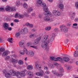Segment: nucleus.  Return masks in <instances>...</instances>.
I'll list each match as a JSON object with an SVG mask.
<instances>
[{
  "mask_svg": "<svg viewBox=\"0 0 78 78\" xmlns=\"http://www.w3.org/2000/svg\"><path fill=\"white\" fill-rule=\"evenodd\" d=\"M56 35V33H53L52 34L51 36L48 37V35H45L42 38L41 41L42 43L41 44V47L42 48L45 49L47 51L49 50V48H48V45L50 42H53L54 38L53 37Z\"/></svg>",
  "mask_w": 78,
  "mask_h": 78,
  "instance_id": "f257e3e1",
  "label": "nucleus"
},
{
  "mask_svg": "<svg viewBox=\"0 0 78 78\" xmlns=\"http://www.w3.org/2000/svg\"><path fill=\"white\" fill-rule=\"evenodd\" d=\"M12 76H16L18 78H21V77H25L26 75L25 72L23 71L19 72L18 71H15L13 69H11L9 71Z\"/></svg>",
  "mask_w": 78,
  "mask_h": 78,
  "instance_id": "f03ea898",
  "label": "nucleus"
},
{
  "mask_svg": "<svg viewBox=\"0 0 78 78\" xmlns=\"http://www.w3.org/2000/svg\"><path fill=\"white\" fill-rule=\"evenodd\" d=\"M71 57H69V58L68 57H63L62 58L61 57H50V59L51 61H60V62L62 64H63L64 61L65 62H68L70 60V59Z\"/></svg>",
  "mask_w": 78,
  "mask_h": 78,
  "instance_id": "7ed1b4c3",
  "label": "nucleus"
},
{
  "mask_svg": "<svg viewBox=\"0 0 78 78\" xmlns=\"http://www.w3.org/2000/svg\"><path fill=\"white\" fill-rule=\"evenodd\" d=\"M63 72H64V69H63V68L62 67H61L60 68V70L57 71L56 70H52V73L53 75H55L58 77H59L60 76H62L63 74H62V73H63Z\"/></svg>",
  "mask_w": 78,
  "mask_h": 78,
  "instance_id": "20e7f679",
  "label": "nucleus"
},
{
  "mask_svg": "<svg viewBox=\"0 0 78 78\" xmlns=\"http://www.w3.org/2000/svg\"><path fill=\"white\" fill-rule=\"evenodd\" d=\"M9 70L8 69H4L2 71L3 74H5V77L7 78H10L11 77V74L8 73Z\"/></svg>",
  "mask_w": 78,
  "mask_h": 78,
  "instance_id": "39448f33",
  "label": "nucleus"
},
{
  "mask_svg": "<svg viewBox=\"0 0 78 78\" xmlns=\"http://www.w3.org/2000/svg\"><path fill=\"white\" fill-rule=\"evenodd\" d=\"M43 10L44 11V14L45 16H51V12L48 11V8L47 6L43 7Z\"/></svg>",
  "mask_w": 78,
  "mask_h": 78,
  "instance_id": "423d86ee",
  "label": "nucleus"
},
{
  "mask_svg": "<svg viewBox=\"0 0 78 78\" xmlns=\"http://www.w3.org/2000/svg\"><path fill=\"white\" fill-rule=\"evenodd\" d=\"M60 28L61 31L62 32H65L67 33L68 31V29L67 27H66V26L64 25H62L59 26Z\"/></svg>",
  "mask_w": 78,
  "mask_h": 78,
  "instance_id": "0eeeda50",
  "label": "nucleus"
},
{
  "mask_svg": "<svg viewBox=\"0 0 78 78\" xmlns=\"http://www.w3.org/2000/svg\"><path fill=\"white\" fill-rule=\"evenodd\" d=\"M52 14L55 16H59L61 14V12L59 11L56 10H54L52 11Z\"/></svg>",
  "mask_w": 78,
  "mask_h": 78,
  "instance_id": "6e6552de",
  "label": "nucleus"
},
{
  "mask_svg": "<svg viewBox=\"0 0 78 78\" xmlns=\"http://www.w3.org/2000/svg\"><path fill=\"white\" fill-rule=\"evenodd\" d=\"M25 52L26 53V55H29V53H28V51L27 49V48H25L23 50H21L20 51V53L21 55H23L25 54Z\"/></svg>",
  "mask_w": 78,
  "mask_h": 78,
  "instance_id": "1a4fd4ad",
  "label": "nucleus"
},
{
  "mask_svg": "<svg viewBox=\"0 0 78 78\" xmlns=\"http://www.w3.org/2000/svg\"><path fill=\"white\" fill-rule=\"evenodd\" d=\"M43 20H44V21H45L46 22H48V21L52 22L53 21V20H51L50 17L49 16H44L43 18Z\"/></svg>",
  "mask_w": 78,
  "mask_h": 78,
  "instance_id": "9d476101",
  "label": "nucleus"
},
{
  "mask_svg": "<svg viewBox=\"0 0 78 78\" xmlns=\"http://www.w3.org/2000/svg\"><path fill=\"white\" fill-rule=\"evenodd\" d=\"M10 61L13 64H17L18 62V59L16 58L14 59L12 58L10 59Z\"/></svg>",
  "mask_w": 78,
  "mask_h": 78,
  "instance_id": "9b49d317",
  "label": "nucleus"
},
{
  "mask_svg": "<svg viewBox=\"0 0 78 78\" xmlns=\"http://www.w3.org/2000/svg\"><path fill=\"white\" fill-rule=\"evenodd\" d=\"M44 71L42 70H41L40 72H37L36 73V75L39 76H42L43 74H44Z\"/></svg>",
  "mask_w": 78,
  "mask_h": 78,
  "instance_id": "f8f14e48",
  "label": "nucleus"
},
{
  "mask_svg": "<svg viewBox=\"0 0 78 78\" xmlns=\"http://www.w3.org/2000/svg\"><path fill=\"white\" fill-rule=\"evenodd\" d=\"M41 38L40 37H39L37 38L36 39L34 40V45H37L38 44L40 41H41Z\"/></svg>",
  "mask_w": 78,
  "mask_h": 78,
  "instance_id": "ddd939ff",
  "label": "nucleus"
},
{
  "mask_svg": "<svg viewBox=\"0 0 78 78\" xmlns=\"http://www.w3.org/2000/svg\"><path fill=\"white\" fill-rule=\"evenodd\" d=\"M35 67L37 69L41 68V65L39 64L38 62H37L35 63Z\"/></svg>",
  "mask_w": 78,
  "mask_h": 78,
  "instance_id": "4468645a",
  "label": "nucleus"
},
{
  "mask_svg": "<svg viewBox=\"0 0 78 78\" xmlns=\"http://www.w3.org/2000/svg\"><path fill=\"white\" fill-rule=\"evenodd\" d=\"M21 31L22 33H24L25 34H27L28 32V30L27 28H25L22 29Z\"/></svg>",
  "mask_w": 78,
  "mask_h": 78,
  "instance_id": "2eb2a0df",
  "label": "nucleus"
},
{
  "mask_svg": "<svg viewBox=\"0 0 78 78\" xmlns=\"http://www.w3.org/2000/svg\"><path fill=\"white\" fill-rule=\"evenodd\" d=\"M26 75H28V76H33L34 75V74L33 72L30 71H28L26 72Z\"/></svg>",
  "mask_w": 78,
  "mask_h": 78,
  "instance_id": "dca6fc26",
  "label": "nucleus"
},
{
  "mask_svg": "<svg viewBox=\"0 0 78 78\" xmlns=\"http://www.w3.org/2000/svg\"><path fill=\"white\" fill-rule=\"evenodd\" d=\"M25 43V41L23 40H21L19 44L20 47H23L24 46V43Z\"/></svg>",
  "mask_w": 78,
  "mask_h": 78,
  "instance_id": "f3484780",
  "label": "nucleus"
},
{
  "mask_svg": "<svg viewBox=\"0 0 78 78\" xmlns=\"http://www.w3.org/2000/svg\"><path fill=\"white\" fill-rule=\"evenodd\" d=\"M10 51H6L3 52L2 54V56H6L7 55H8V54H9Z\"/></svg>",
  "mask_w": 78,
  "mask_h": 78,
  "instance_id": "a211bd4d",
  "label": "nucleus"
},
{
  "mask_svg": "<svg viewBox=\"0 0 78 78\" xmlns=\"http://www.w3.org/2000/svg\"><path fill=\"white\" fill-rule=\"evenodd\" d=\"M33 10V8L31 7L28 8L27 10V12L28 13H31L32 11Z\"/></svg>",
  "mask_w": 78,
  "mask_h": 78,
  "instance_id": "6ab92c4d",
  "label": "nucleus"
},
{
  "mask_svg": "<svg viewBox=\"0 0 78 78\" xmlns=\"http://www.w3.org/2000/svg\"><path fill=\"white\" fill-rule=\"evenodd\" d=\"M15 5L17 7H19L21 5L20 2L19 1H17L15 3Z\"/></svg>",
  "mask_w": 78,
  "mask_h": 78,
  "instance_id": "aec40b11",
  "label": "nucleus"
},
{
  "mask_svg": "<svg viewBox=\"0 0 78 78\" xmlns=\"http://www.w3.org/2000/svg\"><path fill=\"white\" fill-rule=\"evenodd\" d=\"M64 7V5L62 4H60L58 5V8L60 9H61V10H63Z\"/></svg>",
  "mask_w": 78,
  "mask_h": 78,
  "instance_id": "412c9836",
  "label": "nucleus"
},
{
  "mask_svg": "<svg viewBox=\"0 0 78 78\" xmlns=\"http://www.w3.org/2000/svg\"><path fill=\"white\" fill-rule=\"evenodd\" d=\"M8 24L6 23H4L3 24V27L4 29L8 30Z\"/></svg>",
  "mask_w": 78,
  "mask_h": 78,
  "instance_id": "4be33fe9",
  "label": "nucleus"
},
{
  "mask_svg": "<svg viewBox=\"0 0 78 78\" xmlns=\"http://www.w3.org/2000/svg\"><path fill=\"white\" fill-rule=\"evenodd\" d=\"M5 11L10 12L11 11V6H7L6 7V8H5Z\"/></svg>",
  "mask_w": 78,
  "mask_h": 78,
  "instance_id": "5701e85b",
  "label": "nucleus"
},
{
  "mask_svg": "<svg viewBox=\"0 0 78 78\" xmlns=\"http://www.w3.org/2000/svg\"><path fill=\"white\" fill-rule=\"evenodd\" d=\"M28 53L30 56H34V52L33 51H30L28 52Z\"/></svg>",
  "mask_w": 78,
  "mask_h": 78,
  "instance_id": "b1692460",
  "label": "nucleus"
},
{
  "mask_svg": "<svg viewBox=\"0 0 78 78\" xmlns=\"http://www.w3.org/2000/svg\"><path fill=\"white\" fill-rule=\"evenodd\" d=\"M23 5V8H25V9H27L28 8V5L26 2L24 3Z\"/></svg>",
  "mask_w": 78,
  "mask_h": 78,
  "instance_id": "393cba45",
  "label": "nucleus"
},
{
  "mask_svg": "<svg viewBox=\"0 0 78 78\" xmlns=\"http://www.w3.org/2000/svg\"><path fill=\"white\" fill-rule=\"evenodd\" d=\"M42 3V0H37L36 6H38L37 4L40 5L41 3Z\"/></svg>",
  "mask_w": 78,
  "mask_h": 78,
  "instance_id": "a878e982",
  "label": "nucleus"
},
{
  "mask_svg": "<svg viewBox=\"0 0 78 78\" xmlns=\"http://www.w3.org/2000/svg\"><path fill=\"white\" fill-rule=\"evenodd\" d=\"M16 11V7L13 6L10 7V11L13 12Z\"/></svg>",
  "mask_w": 78,
  "mask_h": 78,
  "instance_id": "bb28decb",
  "label": "nucleus"
},
{
  "mask_svg": "<svg viewBox=\"0 0 78 78\" xmlns=\"http://www.w3.org/2000/svg\"><path fill=\"white\" fill-rule=\"evenodd\" d=\"M49 68L50 69H54L55 68V66L54 65H53L51 64H49L48 65Z\"/></svg>",
  "mask_w": 78,
  "mask_h": 78,
  "instance_id": "cd10ccee",
  "label": "nucleus"
},
{
  "mask_svg": "<svg viewBox=\"0 0 78 78\" xmlns=\"http://www.w3.org/2000/svg\"><path fill=\"white\" fill-rule=\"evenodd\" d=\"M74 56L75 57H78V51H76L74 53Z\"/></svg>",
  "mask_w": 78,
  "mask_h": 78,
  "instance_id": "c85d7f7f",
  "label": "nucleus"
},
{
  "mask_svg": "<svg viewBox=\"0 0 78 78\" xmlns=\"http://www.w3.org/2000/svg\"><path fill=\"white\" fill-rule=\"evenodd\" d=\"M27 69L28 70L33 69V66L31 65H29L27 66Z\"/></svg>",
  "mask_w": 78,
  "mask_h": 78,
  "instance_id": "c756f323",
  "label": "nucleus"
},
{
  "mask_svg": "<svg viewBox=\"0 0 78 78\" xmlns=\"http://www.w3.org/2000/svg\"><path fill=\"white\" fill-rule=\"evenodd\" d=\"M19 16H18L19 19H22L24 17V15H23L19 13Z\"/></svg>",
  "mask_w": 78,
  "mask_h": 78,
  "instance_id": "7c9ffc66",
  "label": "nucleus"
},
{
  "mask_svg": "<svg viewBox=\"0 0 78 78\" xmlns=\"http://www.w3.org/2000/svg\"><path fill=\"white\" fill-rule=\"evenodd\" d=\"M18 64L19 65H23V62L22 60H20L18 61Z\"/></svg>",
  "mask_w": 78,
  "mask_h": 78,
  "instance_id": "2f4dec72",
  "label": "nucleus"
},
{
  "mask_svg": "<svg viewBox=\"0 0 78 78\" xmlns=\"http://www.w3.org/2000/svg\"><path fill=\"white\" fill-rule=\"evenodd\" d=\"M40 5L41 6H42V7H44V6H46V4L42 2V3L40 4Z\"/></svg>",
  "mask_w": 78,
  "mask_h": 78,
  "instance_id": "473e14b6",
  "label": "nucleus"
},
{
  "mask_svg": "<svg viewBox=\"0 0 78 78\" xmlns=\"http://www.w3.org/2000/svg\"><path fill=\"white\" fill-rule=\"evenodd\" d=\"M51 28V27L50 26L48 27L45 28V30L46 31H49Z\"/></svg>",
  "mask_w": 78,
  "mask_h": 78,
  "instance_id": "72a5a7b5",
  "label": "nucleus"
},
{
  "mask_svg": "<svg viewBox=\"0 0 78 78\" xmlns=\"http://www.w3.org/2000/svg\"><path fill=\"white\" fill-rule=\"evenodd\" d=\"M7 40L10 43H12V38H9Z\"/></svg>",
  "mask_w": 78,
  "mask_h": 78,
  "instance_id": "f704fd0d",
  "label": "nucleus"
},
{
  "mask_svg": "<svg viewBox=\"0 0 78 78\" xmlns=\"http://www.w3.org/2000/svg\"><path fill=\"white\" fill-rule=\"evenodd\" d=\"M20 34L19 32H16L15 34V36L16 37H18L20 36Z\"/></svg>",
  "mask_w": 78,
  "mask_h": 78,
  "instance_id": "c9c22d12",
  "label": "nucleus"
},
{
  "mask_svg": "<svg viewBox=\"0 0 78 78\" xmlns=\"http://www.w3.org/2000/svg\"><path fill=\"white\" fill-rule=\"evenodd\" d=\"M30 47H31V48H34L35 49H37L38 48L35 45H33V46L30 45Z\"/></svg>",
  "mask_w": 78,
  "mask_h": 78,
  "instance_id": "e433bc0d",
  "label": "nucleus"
},
{
  "mask_svg": "<svg viewBox=\"0 0 78 78\" xmlns=\"http://www.w3.org/2000/svg\"><path fill=\"white\" fill-rule=\"evenodd\" d=\"M3 20L5 21H8V18L7 16H5L3 18Z\"/></svg>",
  "mask_w": 78,
  "mask_h": 78,
  "instance_id": "4c0bfd02",
  "label": "nucleus"
},
{
  "mask_svg": "<svg viewBox=\"0 0 78 78\" xmlns=\"http://www.w3.org/2000/svg\"><path fill=\"white\" fill-rule=\"evenodd\" d=\"M19 13H16L15 16V18H19Z\"/></svg>",
  "mask_w": 78,
  "mask_h": 78,
  "instance_id": "58836bf2",
  "label": "nucleus"
},
{
  "mask_svg": "<svg viewBox=\"0 0 78 78\" xmlns=\"http://www.w3.org/2000/svg\"><path fill=\"white\" fill-rule=\"evenodd\" d=\"M10 58V56H7L5 58V60H6L7 61H8L9 59Z\"/></svg>",
  "mask_w": 78,
  "mask_h": 78,
  "instance_id": "ea45409f",
  "label": "nucleus"
},
{
  "mask_svg": "<svg viewBox=\"0 0 78 78\" xmlns=\"http://www.w3.org/2000/svg\"><path fill=\"white\" fill-rule=\"evenodd\" d=\"M30 45H32V43H31V42H29L27 43V47H29Z\"/></svg>",
  "mask_w": 78,
  "mask_h": 78,
  "instance_id": "a19ab883",
  "label": "nucleus"
},
{
  "mask_svg": "<svg viewBox=\"0 0 78 78\" xmlns=\"http://www.w3.org/2000/svg\"><path fill=\"white\" fill-rule=\"evenodd\" d=\"M75 6L77 9H78V2H77L75 3Z\"/></svg>",
  "mask_w": 78,
  "mask_h": 78,
  "instance_id": "79ce46f5",
  "label": "nucleus"
},
{
  "mask_svg": "<svg viewBox=\"0 0 78 78\" xmlns=\"http://www.w3.org/2000/svg\"><path fill=\"white\" fill-rule=\"evenodd\" d=\"M44 70H48V68L47 66H44Z\"/></svg>",
  "mask_w": 78,
  "mask_h": 78,
  "instance_id": "37998d69",
  "label": "nucleus"
},
{
  "mask_svg": "<svg viewBox=\"0 0 78 78\" xmlns=\"http://www.w3.org/2000/svg\"><path fill=\"white\" fill-rule=\"evenodd\" d=\"M0 50L1 52H3L5 51V48H0Z\"/></svg>",
  "mask_w": 78,
  "mask_h": 78,
  "instance_id": "c03bdc74",
  "label": "nucleus"
},
{
  "mask_svg": "<svg viewBox=\"0 0 78 78\" xmlns=\"http://www.w3.org/2000/svg\"><path fill=\"white\" fill-rule=\"evenodd\" d=\"M54 64L53 65H54V66H57V67H58L59 66V64L56 62H54Z\"/></svg>",
  "mask_w": 78,
  "mask_h": 78,
  "instance_id": "a18cd8bd",
  "label": "nucleus"
},
{
  "mask_svg": "<svg viewBox=\"0 0 78 78\" xmlns=\"http://www.w3.org/2000/svg\"><path fill=\"white\" fill-rule=\"evenodd\" d=\"M70 18L71 20H74V19H75V16H72V15H71Z\"/></svg>",
  "mask_w": 78,
  "mask_h": 78,
  "instance_id": "49530a36",
  "label": "nucleus"
},
{
  "mask_svg": "<svg viewBox=\"0 0 78 78\" xmlns=\"http://www.w3.org/2000/svg\"><path fill=\"white\" fill-rule=\"evenodd\" d=\"M71 16L75 17V16H76V13H75V12H73L72 15H71Z\"/></svg>",
  "mask_w": 78,
  "mask_h": 78,
  "instance_id": "de8ad7c7",
  "label": "nucleus"
},
{
  "mask_svg": "<svg viewBox=\"0 0 78 78\" xmlns=\"http://www.w3.org/2000/svg\"><path fill=\"white\" fill-rule=\"evenodd\" d=\"M45 73L47 75H48V74H50V72L48 71H46L45 72Z\"/></svg>",
  "mask_w": 78,
  "mask_h": 78,
  "instance_id": "09e8293b",
  "label": "nucleus"
},
{
  "mask_svg": "<svg viewBox=\"0 0 78 78\" xmlns=\"http://www.w3.org/2000/svg\"><path fill=\"white\" fill-rule=\"evenodd\" d=\"M78 25V24L76 23H74L73 24V27L74 28H76V27H74L75 26H77Z\"/></svg>",
  "mask_w": 78,
  "mask_h": 78,
  "instance_id": "8fccbe9b",
  "label": "nucleus"
},
{
  "mask_svg": "<svg viewBox=\"0 0 78 78\" xmlns=\"http://www.w3.org/2000/svg\"><path fill=\"white\" fill-rule=\"evenodd\" d=\"M5 9H4V8H0V11L1 12H2V11H4Z\"/></svg>",
  "mask_w": 78,
  "mask_h": 78,
  "instance_id": "3c124183",
  "label": "nucleus"
},
{
  "mask_svg": "<svg viewBox=\"0 0 78 78\" xmlns=\"http://www.w3.org/2000/svg\"><path fill=\"white\" fill-rule=\"evenodd\" d=\"M14 22H16V23H17V22H19V20L17 19H15L14 20Z\"/></svg>",
  "mask_w": 78,
  "mask_h": 78,
  "instance_id": "603ef678",
  "label": "nucleus"
},
{
  "mask_svg": "<svg viewBox=\"0 0 78 78\" xmlns=\"http://www.w3.org/2000/svg\"><path fill=\"white\" fill-rule=\"evenodd\" d=\"M38 17L39 18H42V15L41 14H39Z\"/></svg>",
  "mask_w": 78,
  "mask_h": 78,
  "instance_id": "864d4df0",
  "label": "nucleus"
},
{
  "mask_svg": "<svg viewBox=\"0 0 78 78\" xmlns=\"http://www.w3.org/2000/svg\"><path fill=\"white\" fill-rule=\"evenodd\" d=\"M31 16L32 17H33V16H36V13H33L31 14Z\"/></svg>",
  "mask_w": 78,
  "mask_h": 78,
  "instance_id": "5fc2aeb1",
  "label": "nucleus"
},
{
  "mask_svg": "<svg viewBox=\"0 0 78 78\" xmlns=\"http://www.w3.org/2000/svg\"><path fill=\"white\" fill-rule=\"evenodd\" d=\"M58 31V28H55L54 29V31L55 32H57Z\"/></svg>",
  "mask_w": 78,
  "mask_h": 78,
  "instance_id": "6e6d98bb",
  "label": "nucleus"
},
{
  "mask_svg": "<svg viewBox=\"0 0 78 78\" xmlns=\"http://www.w3.org/2000/svg\"><path fill=\"white\" fill-rule=\"evenodd\" d=\"M75 22H78V18L76 17L75 18L74 20Z\"/></svg>",
  "mask_w": 78,
  "mask_h": 78,
  "instance_id": "4d7b16f0",
  "label": "nucleus"
},
{
  "mask_svg": "<svg viewBox=\"0 0 78 78\" xmlns=\"http://www.w3.org/2000/svg\"><path fill=\"white\" fill-rule=\"evenodd\" d=\"M68 42H69V40L67 39L65 40V42L66 44H67Z\"/></svg>",
  "mask_w": 78,
  "mask_h": 78,
  "instance_id": "13d9d810",
  "label": "nucleus"
},
{
  "mask_svg": "<svg viewBox=\"0 0 78 78\" xmlns=\"http://www.w3.org/2000/svg\"><path fill=\"white\" fill-rule=\"evenodd\" d=\"M24 16H25L26 17H28L29 16L28 15V14H27L26 13L24 14Z\"/></svg>",
  "mask_w": 78,
  "mask_h": 78,
  "instance_id": "bf43d9fd",
  "label": "nucleus"
},
{
  "mask_svg": "<svg viewBox=\"0 0 78 78\" xmlns=\"http://www.w3.org/2000/svg\"><path fill=\"white\" fill-rule=\"evenodd\" d=\"M71 25H72V24H71V23H68L67 24V26H68V27H70V26Z\"/></svg>",
  "mask_w": 78,
  "mask_h": 78,
  "instance_id": "052dcab7",
  "label": "nucleus"
},
{
  "mask_svg": "<svg viewBox=\"0 0 78 78\" xmlns=\"http://www.w3.org/2000/svg\"><path fill=\"white\" fill-rule=\"evenodd\" d=\"M70 69H71V66H68L67 68V70H70Z\"/></svg>",
  "mask_w": 78,
  "mask_h": 78,
  "instance_id": "680f3d73",
  "label": "nucleus"
},
{
  "mask_svg": "<svg viewBox=\"0 0 78 78\" xmlns=\"http://www.w3.org/2000/svg\"><path fill=\"white\" fill-rule=\"evenodd\" d=\"M29 27H30V28H32V27H33V25L32 24H30L29 25Z\"/></svg>",
  "mask_w": 78,
  "mask_h": 78,
  "instance_id": "e2e57ef3",
  "label": "nucleus"
},
{
  "mask_svg": "<svg viewBox=\"0 0 78 78\" xmlns=\"http://www.w3.org/2000/svg\"><path fill=\"white\" fill-rule=\"evenodd\" d=\"M48 2H49L50 3H52V2H53V0H47Z\"/></svg>",
  "mask_w": 78,
  "mask_h": 78,
  "instance_id": "0e129e2a",
  "label": "nucleus"
},
{
  "mask_svg": "<svg viewBox=\"0 0 78 78\" xmlns=\"http://www.w3.org/2000/svg\"><path fill=\"white\" fill-rule=\"evenodd\" d=\"M30 23H26V25H27V26H30Z\"/></svg>",
  "mask_w": 78,
  "mask_h": 78,
  "instance_id": "69168bd1",
  "label": "nucleus"
},
{
  "mask_svg": "<svg viewBox=\"0 0 78 78\" xmlns=\"http://www.w3.org/2000/svg\"><path fill=\"white\" fill-rule=\"evenodd\" d=\"M3 41V40L2 39V38L1 37H0V42H2Z\"/></svg>",
  "mask_w": 78,
  "mask_h": 78,
  "instance_id": "338daca9",
  "label": "nucleus"
},
{
  "mask_svg": "<svg viewBox=\"0 0 78 78\" xmlns=\"http://www.w3.org/2000/svg\"><path fill=\"white\" fill-rule=\"evenodd\" d=\"M13 57L14 58H17V55H16V54H14L13 55Z\"/></svg>",
  "mask_w": 78,
  "mask_h": 78,
  "instance_id": "774afa93",
  "label": "nucleus"
}]
</instances>
